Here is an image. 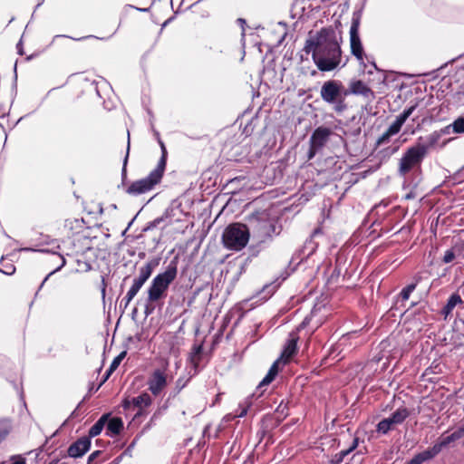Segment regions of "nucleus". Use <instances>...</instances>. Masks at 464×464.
<instances>
[{
	"instance_id": "10",
	"label": "nucleus",
	"mask_w": 464,
	"mask_h": 464,
	"mask_svg": "<svg viewBox=\"0 0 464 464\" xmlns=\"http://www.w3.org/2000/svg\"><path fill=\"white\" fill-rule=\"evenodd\" d=\"M361 24V14L354 13L352 18L350 28V47L352 54L360 62L363 61V48L359 36V27Z\"/></svg>"
},
{
	"instance_id": "18",
	"label": "nucleus",
	"mask_w": 464,
	"mask_h": 464,
	"mask_svg": "<svg viewBox=\"0 0 464 464\" xmlns=\"http://www.w3.org/2000/svg\"><path fill=\"white\" fill-rule=\"evenodd\" d=\"M159 265V261L157 259L150 260L147 262L144 266L140 267L139 276L135 279L140 281L142 284H145L146 281L150 277L153 269Z\"/></svg>"
},
{
	"instance_id": "24",
	"label": "nucleus",
	"mask_w": 464,
	"mask_h": 464,
	"mask_svg": "<svg viewBox=\"0 0 464 464\" xmlns=\"http://www.w3.org/2000/svg\"><path fill=\"white\" fill-rule=\"evenodd\" d=\"M463 304V300L461 299L460 295L457 293L452 294L450 298L448 299L447 304L442 308L441 313L447 317L449 314H451L453 309L458 305Z\"/></svg>"
},
{
	"instance_id": "17",
	"label": "nucleus",
	"mask_w": 464,
	"mask_h": 464,
	"mask_svg": "<svg viewBox=\"0 0 464 464\" xmlns=\"http://www.w3.org/2000/svg\"><path fill=\"white\" fill-rule=\"evenodd\" d=\"M456 260V263H461L460 249H459V239L456 240L453 246L447 249L442 257L444 264H449Z\"/></svg>"
},
{
	"instance_id": "25",
	"label": "nucleus",
	"mask_w": 464,
	"mask_h": 464,
	"mask_svg": "<svg viewBox=\"0 0 464 464\" xmlns=\"http://www.w3.org/2000/svg\"><path fill=\"white\" fill-rule=\"evenodd\" d=\"M410 415L411 411L408 408L401 406L392 412L390 418L394 425H400L403 423Z\"/></svg>"
},
{
	"instance_id": "33",
	"label": "nucleus",
	"mask_w": 464,
	"mask_h": 464,
	"mask_svg": "<svg viewBox=\"0 0 464 464\" xmlns=\"http://www.w3.org/2000/svg\"><path fill=\"white\" fill-rule=\"evenodd\" d=\"M393 425L390 417L385 418L377 424L376 430L379 433L387 434L392 429Z\"/></svg>"
},
{
	"instance_id": "44",
	"label": "nucleus",
	"mask_w": 464,
	"mask_h": 464,
	"mask_svg": "<svg viewBox=\"0 0 464 464\" xmlns=\"http://www.w3.org/2000/svg\"><path fill=\"white\" fill-rule=\"evenodd\" d=\"M106 286H107V284H106V282H105L104 277L102 276V296H103V297L105 296V293H106Z\"/></svg>"
},
{
	"instance_id": "3",
	"label": "nucleus",
	"mask_w": 464,
	"mask_h": 464,
	"mask_svg": "<svg viewBox=\"0 0 464 464\" xmlns=\"http://www.w3.org/2000/svg\"><path fill=\"white\" fill-rule=\"evenodd\" d=\"M178 256H175L166 267V270L157 275L148 289V303L154 304L164 298L170 284L178 275Z\"/></svg>"
},
{
	"instance_id": "6",
	"label": "nucleus",
	"mask_w": 464,
	"mask_h": 464,
	"mask_svg": "<svg viewBox=\"0 0 464 464\" xmlns=\"http://www.w3.org/2000/svg\"><path fill=\"white\" fill-rule=\"evenodd\" d=\"M246 221L249 230L251 229L262 241L271 238L276 233V222L266 210H257L249 214Z\"/></svg>"
},
{
	"instance_id": "36",
	"label": "nucleus",
	"mask_w": 464,
	"mask_h": 464,
	"mask_svg": "<svg viewBox=\"0 0 464 464\" xmlns=\"http://www.w3.org/2000/svg\"><path fill=\"white\" fill-rule=\"evenodd\" d=\"M64 228L72 231L74 228H82V225L77 218H67L64 221Z\"/></svg>"
},
{
	"instance_id": "39",
	"label": "nucleus",
	"mask_w": 464,
	"mask_h": 464,
	"mask_svg": "<svg viewBox=\"0 0 464 464\" xmlns=\"http://www.w3.org/2000/svg\"><path fill=\"white\" fill-rule=\"evenodd\" d=\"M320 148H317V147H314V144H311L310 143V148H309V150H308V160H312L315 154L317 153V150H319Z\"/></svg>"
},
{
	"instance_id": "22",
	"label": "nucleus",
	"mask_w": 464,
	"mask_h": 464,
	"mask_svg": "<svg viewBox=\"0 0 464 464\" xmlns=\"http://www.w3.org/2000/svg\"><path fill=\"white\" fill-rule=\"evenodd\" d=\"M110 417V413H105L102 415V417L90 428L88 436L89 439L98 436L103 430L108 419Z\"/></svg>"
},
{
	"instance_id": "11",
	"label": "nucleus",
	"mask_w": 464,
	"mask_h": 464,
	"mask_svg": "<svg viewBox=\"0 0 464 464\" xmlns=\"http://www.w3.org/2000/svg\"><path fill=\"white\" fill-rule=\"evenodd\" d=\"M132 406L138 408L133 420L140 419L147 414L146 409L152 405V398L147 392H142L140 395L131 399Z\"/></svg>"
},
{
	"instance_id": "27",
	"label": "nucleus",
	"mask_w": 464,
	"mask_h": 464,
	"mask_svg": "<svg viewBox=\"0 0 464 464\" xmlns=\"http://www.w3.org/2000/svg\"><path fill=\"white\" fill-rule=\"evenodd\" d=\"M52 257H53V259H55L53 261L55 262V265H57V266H56V267L52 272H50L45 276V278L44 279V281L42 282V284L40 285V288H42L44 286V285L46 283V281L49 279V277L52 275H53L54 273H56L59 270H61L65 266V264H66V260H65L64 256L60 255V254L53 253L52 255Z\"/></svg>"
},
{
	"instance_id": "46",
	"label": "nucleus",
	"mask_w": 464,
	"mask_h": 464,
	"mask_svg": "<svg viewBox=\"0 0 464 464\" xmlns=\"http://www.w3.org/2000/svg\"><path fill=\"white\" fill-rule=\"evenodd\" d=\"M322 233H323L322 228H321V227H317V228H315V229L313 231V233H312V236H311V237H316L317 235L322 234Z\"/></svg>"
},
{
	"instance_id": "23",
	"label": "nucleus",
	"mask_w": 464,
	"mask_h": 464,
	"mask_svg": "<svg viewBox=\"0 0 464 464\" xmlns=\"http://www.w3.org/2000/svg\"><path fill=\"white\" fill-rule=\"evenodd\" d=\"M282 362L280 360H276L274 362V363L271 365L270 369L268 370V372L264 377V379L260 382L258 387L262 388L265 385L270 384L276 377L279 372V363Z\"/></svg>"
},
{
	"instance_id": "2",
	"label": "nucleus",
	"mask_w": 464,
	"mask_h": 464,
	"mask_svg": "<svg viewBox=\"0 0 464 464\" xmlns=\"http://www.w3.org/2000/svg\"><path fill=\"white\" fill-rule=\"evenodd\" d=\"M160 147L162 154L156 168L146 178L132 182L126 189L128 194L132 196L141 195L150 191L160 183L166 169L168 158V152L163 142H160Z\"/></svg>"
},
{
	"instance_id": "43",
	"label": "nucleus",
	"mask_w": 464,
	"mask_h": 464,
	"mask_svg": "<svg viewBox=\"0 0 464 464\" xmlns=\"http://www.w3.org/2000/svg\"><path fill=\"white\" fill-rule=\"evenodd\" d=\"M15 271V267L13 265H10L8 267H6L5 270H3V272L6 275H12Z\"/></svg>"
},
{
	"instance_id": "37",
	"label": "nucleus",
	"mask_w": 464,
	"mask_h": 464,
	"mask_svg": "<svg viewBox=\"0 0 464 464\" xmlns=\"http://www.w3.org/2000/svg\"><path fill=\"white\" fill-rule=\"evenodd\" d=\"M416 285V284H410L401 290L400 295L403 301H406L410 298V295L415 290Z\"/></svg>"
},
{
	"instance_id": "19",
	"label": "nucleus",
	"mask_w": 464,
	"mask_h": 464,
	"mask_svg": "<svg viewBox=\"0 0 464 464\" xmlns=\"http://www.w3.org/2000/svg\"><path fill=\"white\" fill-rule=\"evenodd\" d=\"M106 425V434L111 437L119 435L123 430V421L120 417L110 416Z\"/></svg>"
},
{
	"instance_id": "45",
	"label": "nucleus",
	"mask_w": 464,
	"mask_h": 464,
	"mask_svg": "<svg viewBox=\"0 0 464 464\" xmlns=\"http://www.w3.org/2000/svg\"><path fill=\"white\" fill-rule=\"evenodd\" d=\"M459 249L461 260H464V241L461 239H459Z\"/></svg>"
},
{
	"instance_id": "7",
	"label": "nucleus",
	"mask_w": 464,
	"mask_h": 464,
	"mask_svg": "<svg viewBox=\"0 0 464 464\" xmlns=\"http://www.w3.org/2000/svg\"><path fill=\"white\" fill-rule=\"evenodd\" d=\"M422 137H419L417 142L409 147L400 159L398 165V172L400 175L406 176L414 168L420 167L423 160L427 156L425 147L420 146V140H422Z\"/></svg>"
},
{
	"instance_id": "14",
	"label": "nucleus",
	"mask_w": 464,
	"mask_h": 464,
	"mask_svg": "<svg viewBox=\"0 0 464 464\" xmlns=\"http://www.w3.org/2000/svg\"><path fill=\"white\" fill-rule=\"evenodd\" d=\"M463 437L464 429L460 426L450 435L443 438L440 442L436 443L433 447L430 448V450L436 457L441 451L442 448L448 446L450 443L454 442Z\"/></svg>"
},
{
	"instance_id": "41",
	"label": "nucleus",
	"mask_w": 464,
	"mask_h": 464,
	"mask_svg": "<svg viewBox=\"0 0 464 464\" xmlns=\"http://www.w3.org/2000/svg\"><path fill=\"white\" fill-rule=\"evenodd\" d=\"M133 298H129L128 297V294H126V295L124 296V298L121 300V305H122L123 304V306L124 308H127L129 304L130 303V301L132 300Z\"/></svg>"
},
{
	"instance_id": "15",
	"label": "nucleus",
	"mask_w": 464,
	"mask_h": 464,
	"mask_svg": "<svg viewBox=\"0 0 464 464\" xmlns=\"http://www.w3.org/2000/svg\"><path fill=\"white\" fill-rule=\"evenodd\" d=\"M332 131L327 127H318L316 128L311 138H310V143L314 144V147L317 148H323L325 143L327 142Z\"/></svg>"
},
{
	"instance_id": "47",
	"label": "nucleus",
	"mask_w": 464,
	"mask_h": 464,
	"mask_svg": "<svg viewBox=\"0 0 464 464\" xmlns=\"http://www.w3.org/2000/svg\"><path fill=\"white\" fill-rule=\"evenodd\" d=\"M237 22L241 25V27H242V29H243V31H244V30H245L244 26H245V24H246V20H245V19H243V18H238V19L237 20Z\"/></svg>"
},
{
	"instance_id": "12",
	"label": "nucleus",
	"mask_w": 464,
	"mask_h": 464,
	"mask_svg": "<svg viewBox=\"0 0 464 464\" xmlns=\"http://www.w3.org/2000/svg\"><path fill=\"white\" fill-rule=\"evenodd\" d=\"M90 447L91 440L89 437L83 436L69 446L67 454L71 458H81L89 450Z\"/></svg>"
},
{
	"instance_id": "13",
	"label": "nucleus",
	"mask_w": 464,
	"mask_h": 464,
	"mask_svg": "<svg viewBox=\"0 0 464 464\" xmlns=\"http://www.w3.org/2000/svg\"><path fill=\"white\" fill-rule=\"evenodd\" d=\"M348 94L362 95L368 100H373L374 92L362 80L352 81L349 84Z\"/></svg>"
},
{
	"instance_id": "42",
	"label": "nucleus",
	"mask_w": 464,
	"mask_h": 464,
	"mask_svg": "<svg viewBox=\"0 0 464 464\" xmlns=\"http://www.w3.org/2000/svg\"><path fill=\"white\" fill-rule=\"evenodd\" d=\"M101 451L100 450H95L94 452H92L89 458H88V461L89 462H92L99 455H100Z\"/></svg>"
},
{
	"instance_id": "50",
	"label": "nucleus",
	"mask_w": 464,
	"mask_h": 464,
	"mask_svg": "<svg viewBox=\"0 0 464 464\" xmlns=\"http://www.w3.org/2000/svg\"><path fill=\"white\" fill-rule=\"evenodd\" d=\"M153 310V307H151L150 309L149 308V305L146 306V310H145V314L148 315L149 314L151 313V311Z\"/></svg>"
},
{
	"instance_id": "8",
	"label": "nucleus",
	"mask_w": 464,
	"mask_h": 464,
	"mask_svg": "<svg viewBox=\"0 0 464 464\" xmlns=\"http://www.w3.org/2000/svg\"><path fill=\"white\" fill-rule=\"evenodd\" d=\"M309 323L310 319L305 317L303 322L289 334V337L284 346L280 357L278 358V360H280L284 364L290 362L293 357L297 353V343L300 339L299 332L304 329L309 324Z\"/></svg>"
},
{
	"instance_id": "48",
	"label": "nucleus",
	"mask_w": 464,
	"mask_h": 464,
	"mask_svg": "<svg viewBox=\"0 0 464 464\" xmlns=\"http://www.w3.org/2000/svg\"><path fill=\"white\" fill-rule=\"evenodd\" d=\"M128 156H129V149L127 150V154H126V157L124 160V164H123V169H122L123 173H125V171H126V164H127V160H128Z\"/></svg>"
},
{
	"instance_id": "29",
	"label": "nucleus",
	"mask_w": 464,
	"mask_h": 464,
	"mask_svg": "<svg viewBox=\"0 0 464 464\" xmlns=\"http://www.w3.org/2000/svg\"><path fill=\"white\" fill-rule=\"evenodd\" d=\"M441 136L437 130H434L430 134H429L426 138V142L420 141V146L425 147L426 154L428 155L430 149L435 148L439 143Z\"/></svg>"
},
{
	"instance_id": "4",
	"label": "nucleus",
	"mask_w": 464,
	"mask_h": 464,
	"mask_svg": "<svg viewBox=\"0 0 464 464\" xmlns=\"http://www.w3.org/2000/svg\"><path fill=\"white\" fill-rule=\"evenodd\" d=\"M320 95L324 102L333 105L336 113H342L347 109L345 96L348 95V91L343 89L340 81L329 80L324 82L321 87Z\"/></svg>"
},
{
	"instance_id": "9",
	"label": "nucleus",
	"mask_w": 464,
	"mask_h": 464,
	"mask_svg": "<svg viewBox=\"0 0 464 464\" xmlns=\"http://www.w3.org/2000/svg\"><path fill=\"white\" fill-rule=\"evenodd\" d=\"M168 366L166 362L162 368L153 370L147 380L148 391L155 397L160 396L168 385Z\"/></svg>"
},
{
	"instance_id": "16",
	"label": "nucleus",
	"mask_w": 464,
	"mask_h": 464,
	"mask_svg": "<svg viewBox=\"0 0 464 464\" xmlns=\"http://www.w3.org/2000/svg\"><path fill=\"white\" fill-rule=\"evenodd\" d=\"M203 357V343H195L191 347V351L188 356V362L192 365L194 374H197L200 369V362Z\"/></svg>"
},
{
	"instance_id": "20",
	"label": "nucleus",
	"mask_w": 464,
	"mask_h": 464,
	"mask_svg": "<svg viewBox=\"0 0 464 464\" xmlns=\"http://www.w3.org/2000/svg\"><path fill=\"white\" fill-rule=\"evenodd\" d=\"M126 354H127V352L123 351L113 359L109 369L106 371L102 381L100 382L98 387L94 390L95 392L101 388V386L109 379V377L111 375V373L119 367L120 363L125 358Z\"/></svg>"
},
{
	"instance_id": "49",
	"label": "nucleus",
	"mask_w": 464,
	"mask_h": 464,
	"mask_svg": "<svg viewBox=\"0 0 464 464\" xmlns=\"http://www.w3.org/2000/svg\"><path fill=\"white\" fill-rule=\"evenodd\" d=\"M12 464H26L24 459H20L18 460H15Z\"/></svg>"
},
{
	"instance_id": "21",
	"label": "nucleus",
	"mask_w": 464,
	"mask_h": 464,
	"mask_svg": "<svg viewBox=\"0 0 464 464\" xmlns=\"http://www.w3.org/2000/svg\"><path fill=\"white\" fill-rule=\"evenodd\" d=\"M401 128H400L394 121L390 125V127L384 131L377 140L376 146H381L386 144L390 141L392 136L400 132Z\"/></svg>"
},
{
	"instance_id": "35",
	"label": "nucleus",
	"mask_w": 464,
	"mask_h": 464,
	"mask_svg": "<svg viewBox=\"0 0 464 464\" xmlns=\"http://www.w3.org/2000/svg\"><path fill=\"white\" fill-rule=\"evenodd\" d=\"M144 284L140 283L137 279L134 278L132 285L127 292L129 298H134L135 295L138 294V292L140 290V288L143 286Z\"/></svg>"
},
{
	"instance_id": "34",
	"label": "nucleus",
	"mask_w": 464,
	"mask_h": 464,
	"mask_svg": "<svg viewBox=\"0 0 464 464\" xmlns=\"http://www.w3.org/2000/svg\"><path fill=\"white\" fill-rule=\"evenodd\" d=\"M453 133L460 134L464 133V116L457 118L452 123Z\"/></svg>"
},
{
	"instance_id": "26",
	"label": "nucleus",
	"mask_w": 464,
	"mask_h": 464,
	"mask_svg": "<svg viewBox=\"0 0 464 464\" xmlns=\"http://www.w3.org/2000/svg\"><path fill=\"white\" fill-rule=\"evenodd\" d=\"M191 376L186 377V376H180L177 379L175 382V385L173 389L170 391L169 395V399L176 398L180 392L188 385V383L190 382Z\"/></svg>"
},
{
	"instance_id": "40",
	"label": "nucleus",
	"mask_w": 464,
	"mask_h": 464,
	"mask_svg": "<svg viewBox=\"0 0 464 464\" xmlns=\"http://www.w3.org/2000/svg\"><path fill=\"white\" fill-rule=\"evenodd\" d=\"M121 406L122 408L126 411V410H129L130 408V406H132V402H131V400H129V399H124L121 402Z\"/></svg>"
},
{
	"instance_id": "38",
	"label": "nucleus",
	"mask_w": 464,
	"mask_h": 464,
	"mask_svg": "<svg viewBox=\"0 0 464 464\" xmlns=\"http://www.w3.org/2000/svg\"><path fill=\"white\" fill-rule=\"evenodd\" d=\"M437 131L442 137L443 135H449L450 133H453V127L451 126V124H449Z\"/></svg>"
},
{
	"instance_id": "28",
	"label": "nucleus",
	"mask_w": 464,
	"mask_h": 464,
	"mask_svg": "<svg viewBox=\"0 0 464 464\" xmlns=\"http://www.w3.org/2000/svg\"><path fill=\"white\" fill-rule=\"evenodd\" d=\"M435 455L431 451L430 448L416 454L411 460H409L406 464H422L425 461H428L433 459Z\"/></svg>"
},
{
	"instance_id": "5",
	"label": "nucleus",
	"mask_w": 464,
	"mask_h": 464,
	"mask_svg": "<svg viewBox=\"0 0 464 464\" xmlns=\"http://www.w3.org/2000/svg\"><path fill=\"white\" fill-rule=\"evenodd\" d=\"M249 237L248 227L246 224L237 222L229 224L224 229L221 240L225 248L238 252L246 247Z\"/></svg>"
},
{
	"instance_id": "32",
	"label": "nucleus",
	"mask_w": 464,
	"mask_h": 464,
	"mask_svg": "<svg viewBox=\"0 0 464 464\" xmlns=\"http://www.w3.org/2000/svg\"><path fill=\"white\" fill-rule=\"evenodd\" d=\"M418 104L415 103L414 105L409 107L408 109H405L400 115H398L396 117V120L394 121V122L400 127L401 128L402 125L405 123V121H407V119L412 114V112L415 111V109L417 108Z\"/></svg>"
},
{
	"instance_id": "30",
	"label": "nucleus",
	"mask_w": 464,
	"mask_h": 464,
	"mask_svg": "<svg viewBox=\"0 0 464 464\" xmlns=\"http://www.w3.org/2000/svg\"><path fill=\"white\" fill-rule=\"evenodd\" d=\"M13 429L12 421L9 418L0 419V444L5 440Z\"/></svg>"
},
{
	"instance_id": "31",
	"label": "nucleus",
	"mask_w": 464,
	"mask_h": 464,
	"mask_svg": "<svg viewBox=\"0 0 464 464\" xmlns=\"http://www.w3.org/2000/svg\"><path fill=\"white\" fill-rule=\"evenodd\" d=\"M359 445V438L355 437L353 438L352 445L346 449L341 450L339 453L335 454V462L336 464H340L343 462V459L348 456L351 452H353Z\"/></svg>"
},
{
	"instance_id": "51",
	"label": "nucleus",
	"mask_w": 464,
	"mask_h": 464,
	"mask_svg": "<svg viewBox=\"0 0 464 464\" xmlns=\"http://www.w3.org/2000/svg\"><path fill=\"white\" fill-rule=\"evenodd\" d=\"M5 112L4 111V110L0 108V117L5 116Z\"/></svg>"
},
{
	"instance_id": "1",
	"label": "nucleus",
	"mask_w": 464,
	"mask_h": 464,
	"mask_svg": "<svg viewBox=\"0 0 464 464\" xmlns=\"http://www.w3.org/2000/svg\"><path fill=\"white\" fill-rule=\"evenodd\" d=\"M304 51L321 72H331L342 63V49L337 34L332 26L323 27L305 41Z\"/></svg>"
}]
</instances>
